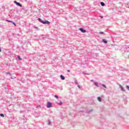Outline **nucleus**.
Returning <instances> with one entry per match:
<instances>
[{"label": "nucleus", "mask_w": 129, "mask_h": 129, "mask_svg": "<svg viewBox=\"0 0 129 129\" xmlns=\"http://www.w3.org/2000/svg\"><path fill=\"white\" fill-rule=\"evenodd\" d=\"M38 20L39 21V22L42 23V24H47V25L50 24V22H49L48 21H44L42 20V19H41L40 18H38Z\"/></svg>", "instance_id": "1"}, {"label": "nucleus", "mask_w": 129, "mask_h": 129, "mask_svg": "<svg viewBox=\"0 0 129 129\" xmlns=\"http://www.w3.org/2000/svg\"><path fill=\"white\" fill-rule=\"evenodd\" d=\"M47 107L48 108H50V107H52V103H51L50 102H47Z\"/></svg>", "instance_id": "2"}, {"label": "nucleus", "mask_w": 129, "mask_h": 129, "mask_svg": "<svg viewBox=\"0 0 129 129\" xmlns=\"http://www.w3.org/2000/svg\"><path fill=\"white\" fill-rule=\"evenodd\" d=\"M14 3L16 4V5H17V6H18L19 7H22V4H21L19 3H18L17 1H14Z\"/></svg>", "instance_id": "3"}, {"label": "nucleus", "mask_w": 129, "mask_h": 129, "mask_svg": "<svg viewBox=\"0 0 129 129\" xmlns=\"http://www.w3.org/2000/svg\"><path fill=\"white\" fill-rule=\"evenodd\" d=\"M79 30H80V31H81V32H82V33H86V30H85L82 28H80Z\"/></svg>", "instance_id": "4"}, {"label": "nucleus", "mask_w": 129, "mask_h": 129, "mask_svg": "<svg viewBox=\"0 0 129 129\" xmlns=\"http://www.w3.org/2000/svg\"><path fill=\"white\" fill-rule=\"evenodd\" d=\"M60 78L62 80H65V77L63 76L62 75H60Z\"/></svg>", "instance_id": "5"}, {"label": "nucleus", "mask_w": 129, "mask_h": 129, "mask_svg": "<svg viewBox=\"0 0 129 129\" xmlns=\"http://www.w3.org/2000/svg\"><path fill=\"white\" fill-rule=\"evenodd\" d=\"M119 86H120V88L121 89V90H122V91H125L124 88L123 87H122V86L121 85H119Z\"/></svg>", "instance_id": "6"}, {"label": "nucleus", "mask_w": 129, "mask_h": 129, "mask_svg": "<svg viewBox=\"0 0 129 129\" xmlns=\"http://www.w3.org/2000/svg\"><path fill=\"white\" fill-rule=\"evenodd\" d=\"M103 42L105 43V44H107V41L105 39H103Z\"/></svg>", "instance_id": "7"}, {"label": "nucleus", "mask_w": 129, "mask_h": 129, "mask_svg": "<svg viewBox=\"0 0 129 129\" xmlns=\"http://www.w3.org/2000/svg\"><path fill=\"white\" fill-rule=\"evenodd\" d=\"M98 100L99 101V102H101V98H100V97H98Z\"/></svg>", "instance_id": "8"}, {"label": "nucleus", "mask_w": 129, "mask_h": 129, "mask_svg": "<svg viewBox=\"0 0 129 129\" xmlns=\"http://www.w3.org/2000/svg\"><path fill=\"white\" fill-rule=\"evenodd\" d=\"M94 85H95L96 86H97V87H98V84L96 82H94Z\"/></svg>", "instance_id": "9"}, {"label": "nucleus", "mask_w": 129, "mask_h": 129, "mask_svg": "<svg viewBox=\"0 0 129 129\" xmlns=\"http://www.w3.org/2000/svg\"><path fill=\"white\" fill-rule=\"evenodd\" d=\"M101 5L102 7H104V6L105 5V4H104V3L103 2H101Z\"/></svg>", "instance_id": "10"}, {"label": "nucleus", "mask_w": 129, "mask_h": 129, "mask_svg": "<svg viewBox=\"0 0 129 129\" xmlns=\"http://www.w3.org/2000/svg\"><path fill=\"white\" fill-rule=\"evenodd\" d=\"M0 116H2V117H5V115H4V114H0Z\"/></svg>", "instance_id": "11"}, {"label": "nucleus", "mask_w": 129, "mask_h": 129, "mask_svg": "<svg viewBox=\"0 0 129 129\" xmlns=\"http://www.w3.org/2000/svg\"><path fill=\"white\" fill-rule=\"evenodd\" d=\"M18 58L19 60H22V58H21V56H18Z\"/></svg>", "instance_id": "12"}, {"label": "nucleus", "mask_w": 129, "mask_h": 129, "mask_svg": "<svg viewBox=\"0 0 129 129\" xmlns=\"http://www.w3.org/2000/svg\"><path fill=\"white\" fill-rule=\"evenodd\" d=\"M54 97L56 98V99H58V98H59V97L57 95H54Z\"/></svg>", "instance_id": "13"}, {"label": "nucleus", "mask_w": 129, "mask_h": 129, "mask_svg": "<svg viewBox=\"0 0 129 129\" xmlns=\"http://www.w3.org/2000/svg\"><path fill=\"white\" fill-rule=\"evenodd\" d=\"M7 22H8V23H13V21H11L10 20H6Z\"/></svg>", "instance_id": "14"}, {"label": "nucleus", "mask_w": 129, "mask_h": 129, "mask_svg": "<svg viewBox=\"0 0 129 129\" xmlns=\"http://www.w3.org/2000/svg\"><path fill=\"white\" fill-rule=\"evenodd\" d=\"M102 85L104 87V88H106V86H105L104 84H102Z\"/></svg>", "instance_id": "15"}, {"label": "nucleus", "mask_w": 129, "mask_h": 129, "mask_svg": "<svg viewBox=\"0 0 129 129\" xmlns=\"http://www.w3.org/2000/svg\"><path fill=\"white\" fill-rule=\"evenodd\" d=\"M126 87L127 90H129V86H126Z\"/></svg>", "instance_id": "16"}, {"label": "nucleus", "mask_w": 129, "mask_h": 129, "mask_svg": "<svg viewBox=\"0 0 129 129\" xmlns=\"http://www.w3.org/2000/svg\"><path fill=\"white\" fill-rule=\"evenodd\" d=\"M12 23L13 24V25H14V26H17V25H16V23H15L12 22Z\"/></svg>", "instance_id": "17"}, {"label": "nucleus", "mask_w": 129, "mask_h": 129, "mask_svg": "<svg viewBox=\"0 0 129 129\" xmlns=\"http://www.w3.org/2000/svg\"><path fill=\"white\" fill-rule=\"evenodd\" d=\"M99 34H100V35H101L102 34H103V32H100L99 33Z\"/></svg>", "instance_id": "18"}, {"label": "nucleus", "mask_w": 129, "mask_h": 129, "mask_svg": "<svg viewBox=\"0 0 129 129\" xmlns=\"http://www.w3.org/2000/svg\"><path fill=\"white\" fill-rule=\"evenodd\" d=\"M59 104L60 105H61V104H62V102H60V103H59Z\"/></svg>", "instance_id": "19"}, {"label": "nucleus", "mask_w": 129, "mask_h": 129, "mask_svg": "<svg viewBox=\"0 0 129 129\" xmlns=\"http://www.w3.org/2000/svg\"><path fill=\"white\" fill-rule=\"evenodd\" d=\"M68 72H70V71L69 70H68Z\"/></svg>", "instance_id": "20"}, {"label": "nucleus", "mask_w": 129, "mask_h": 129, "mask_svg": "<svg viewBox=\"0 0 129 129\" xmlns=\"http://www.w3.org/2000/svg\"><path fill=\"white\" fill-rule=\"evenodd\" d=\"M48 124H51V122H49L48 123Z\"/></svg>", "instance_id": "21"}, {"label": "nucleus", "mask_w": 129, "mask_h": 129, "mask_svg": "<svg viewBox=\"0 0 129 129\" xmlns=\"http://www.w3.org/2000/svg\"><path fill=\"white\" fill-rule=\"evenodd\" d=\"M0 52H2V49L0 48Z\"/></svg>", "instance_id": "22"}]
</instances>
